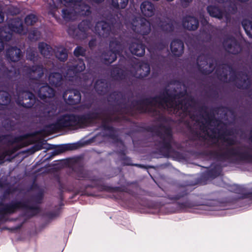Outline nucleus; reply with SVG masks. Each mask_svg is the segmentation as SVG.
I'll return each mask as SVG.
<instances>
[{
  "label": "nucleus",
  "instance_id": "338daca9",
  "mask_svg": "<svg viewBox=\"0 0 252 252\" xmlns=\"http://www.w3.org/2000/svg\"><path fill=\"white\" fill-rule=\"evenodd\" d=\"M62 3L64 4H73L75 6H78V2L76 1L75 0H61Z\"/></svg>",
  "mask_w": 252,
  "mask_h": 252
},
{
  "label": "nucleus",
  "instance_id": "2eb2a0df",
  "mask_svg": "<svg viewBox=\"0 0 252 252\" xmlns=\"http://www.w3.org/2000/svg\"><path fill=\"white\" fill-rule=\"evenodd\" d=\"M75 12L80 15L88 16L91 14V11L88 5L79 1L78 6L76 7L75 9L63 8L62 10V17L65 21H70L73 20V18L75 16Z\"/></svg>",
  "mask_w": 252,
  "mask_h": 252
},
{
  "label": "nucleus",
  "instance_id": "4d7b16f0",
  "mask_svg": "<svg viewBox=\"0 0 252 252\" xmlns=\"http://www.w3.org/2000/svg\"><path fill=\"white\" fill-rule=\"evenodd\" d=\"M128 0H112V5L116 9H124L127 5Z\"/></svg>",
  "mask_w": 252,
  "mask_h": 252
},
{
  "label": "nucleus",
  "instance_id": "c756f323",
  "mask_svg": "<svg viewBox=\"0 0 252 252\" xmlns=\"http://www.w3.org/2000/svg\"><path fill=\"white\" fill-rule=\"evenodd\" d=\"M5 56L8 61L15 63L21 60L23 54L20 48L11 46L6 49Z\"/></svg>",
  "mask_w": 252,
  "mask_h": 252
},
{
  "label": "nucleus",
  "instance_id": "412c9836",
  "mask_svg": "<svg viewBox=\"0 0 252 252\" xmlns=\"http://www.w3.org/2000/svg\"><path fill=\"white\" fill-rule=\"evenodd\" d=\"M222 45L226 52L233 55L238 54L242 50L241 44L232 36L226 38L223 40Z\"/></svg>",
  "mask_w": 252,
  "mask_h": 252
},
{
  "label": "nucleus",
  "instance_id": "1a4fd4ad",
  "mask_svg": "<svg viewBox=\"0 0 252 252\" xmlns=\"http://www.w3.org/2000/svg\"><path fill=\"white\" fill-rule=\"evenodd\" d=\"M21 73V68L17 69L13 66L8 68L2 64L0 66V80L8 88H13L19 79Z\"/></svg>",
  "mask_w": 252,
  "mask_h": 252
},
{
  "label": "nucleus",
  "instance_id": "6ab92c4d",
  "mask_svg": "<svg viewBox=\"0 0 252 252\" xmlns=\"http://www.w3.org/2000/svg\"><path fill=\"white\" fill-rule=\"evenodd\" d=\"M131 29L136 33L146 35L151 31L150 22L144 18L136 17L131 23Z\"/></svg>",
  "mask_w": 252,
  "mask_h": 252
},
{
  "label": "nucleus",
  "instance_id": "b1692460",
  "mask_svg": "<svg viewBox=\"0 0 252 252\" xmlns=\"http://www.w3.org/2000/svg\"><path fill=\"white\" fill-rule=\"evenodd\" d=\"M156 24L158 28L163 32L169 33L174 31L176 22L173 19L166 17L158 18Z\"/></svg>",
  "mask_w": 252,
  "mask_h": 252
},
{
  "label": "nucleus",
  "instance_id": "c03bdc74",
  "mask_svg": "<svg viewBox=\"0 0 252 252\" xmlns=\"http://www.w3.org/2000/svg\"><path fill=\"white\" fill-rule=\"evenodd\" d=\"M207 11L210 16L212 17L221 20L223 17V11L218 6L214 5H208L207 7Z\"/></svg>",
  "mask_w": 252,
  "mask_h": 252
},
{
  "label": "nucleus",
  "instance_id": "de8ad7c7",
  "mask_svg": "<svg viewBox=\"0 0 252 252\" xmlns=\"http://www.w3.org/2000/svg\"><path fill=\"white\" fill-rule=\"evenodd\" d=\"M225 66L226 65H224L221 67H218L215 71V73L219 80L224 82H227V70L225 68Z\"/></svg>",
  "mask_w": 252,
  "mask_h": 252
},
{
  "label": "nucleus",
  "instance_id": "774afa93",
  "mask_svg": "<svg viewBox=\"0 0 252 252\" xmlns=\"http://www.w3.org/2000/svg\"><path fill=\"white\" fill-rule=\"evenodd\" d=\"M43 148L42 144H36V145H34L32 147V152H35L36 151L40 150L42 149Z\"/></svg>",
  "mask_w": 252,
  "mask_h": 252
},
{
  "label": "nucleus",
  "instance_id": "58836bf2",
  "mask_svg": "<svg viewBox=\"0 0 252 252\" xmlns=\"http://www.w3.org/2000/svg\"><path fill=\"white\" fill-rule=\"evenodd\" d=\"M140 9L142 14L145 17H151L155 14V5L151 2L144 1L140 5Z\"/></svg>",
  "mask_w": 252,
  "mask_h": 252
},
{
  "label": "nucleus",
  "instance_id": "bb28decb",
  "mask_svg": "<svg viewBox=\"0 0 252 252\" xmlns=\"http://www.w3.org/2000/svg\"><path fill=\"white\" fill-rule=\"evenodd\" d=\"M26 138L25 135L14 136L11 134L0 135V143L9 146L14 144L22 143Z\"/></svg>",
  "mask_w": 252,
  "mask_h": 252
},
{
  "label": "nucleus",
  "instance_id": "0eeeda50",
  "mask_svg": "<svg viewBox=\"0 0 252 252\" xmlns=\"http://www.w3.org/2000/svg\"><path fill=\"white\" fill-rule=\"evenodd\" d=\"M114 112H115L114 111L112 108V110H110L109 113L103 115L104 117H102V114H101V119L100 120H101V127L104 131L109 132V133L106 134V136L113 140L114 142H120L123 144V141L119 137L117 134L116 129L109 125V124L112 123H119L121 121V117L114 115ZM100 113H102L101 112Z\"/></svg>",
  "mask_w": 252,
  "mask_h": 252
},
{
  "label": "nucleus",
  "instance_id": "f03ea898",
  "mask_svg": "<svg viewBox=\"0 0 252 252\" xmlns=\"http://www.w3.org/2000/svg\"><path fill=\"white\" fill-rule=\"evenodd\" d=\"M44 68L42 64H34L32 66L25 65L21 67V74L24 79L29 80L28 83L31 89L37 92L38 97L43 100L47 98L53 97L55 91L47 83L42 85L40 79L44 75Z\"/></svg>",
  "mask_w": 252,
  "mask_h": 252
},
{
  "label": "nucleus",
  "instance_id": "3c124183",
  "mask_svg": "<svg viewBox=\"0 0 252 252\" xmlns=\"http://www.w3.org/2000/svg\"><path fill=\"white\" fill-rule=\"evenodd\" d=\"M27 146V144L25 143H18L16 145L12 147L11 148H9L6 150H5L2 152L4 155L5 157L7 156H11L14 153H15L17 151L22 149V148Z\"/></svg>",
  "mask_w": 252,
  "mask_h": 252
},
{
  "label": "nucleus",
  "instance_id": "5701e85b",
  "mask_svg": "<svg viewBox=\"0 0 252 252\" xmlns=\"http://www.w3.org/2000/svg\"><path fill=\"white\" fill-rule=\"evenodd\" d=\"M91 22L89 20H83L80 22L77 29L73 30L75 37L79 39H85L88 37V32L91 27Z\"/></svg>",
  "mask_w": 252,
  "mask_h": 252
},
{
  "label": "nucleus",
  "instance_id": "13d9d810",
  "mask_svg": "<svg viewBox=\"0 0 252 252\" xmlns=\"http://www.w3.org/2000/svg\"><path fill=\"white\" fill-rule=\"evenodd\" d=\"M37 20V17L35 15L30 14L26 16L25 18V23L27 26H32Z\"/></svg>",
  "mask_w": 252,
  "mask_h": 252
},
{
  "label": "nucleus",
  "instance_id": "f257e3e1",
  "mask_svg": "<svg viewBox=\"0 0 252 252\" xmlns=\"http://www.w3.org/2000/svg\"><path fill=\"white\" fill-rule=\"evenodd\" d=\"M184 96V94L180 92L176 94L169 93L166 90L163 94L145 97L138 100H133L131 102V106L135 108L140 114H151L154 116L160 115V111L156 108L149 106H154L156 104L161 108L173 109L171 105H175L176 99L180 98Z\"/></svg>",
  "mask_w": 252,
  "mask_h": 252
},
{
  "label": "nucleus",
  "instance_id": "4468645a",
  "mask_svg": "<svg viewBox=\"0 0 252 252\" xmlns=\"http://www.w3.org/2000/svg\"><path fill=\"white\" fill-rule=\"evenodd\" d=\"M215 63V59L210 54L200 55L197 58L198 69L204 75H209L214 70Z\"/></svg>",
  "mask_w": 252,
  "mask_h": 252
},
{
  "label": "nucleus",
  "instance_id": "2f4dec72",
  "mask_svg": "<svg viewBox=\"0 0 252 252\" xmlns=\"http://www.w3.org/2000/svg\"><path fill=\"white\" fill-rule=\"evenodd\" d=\"M238 75L240 78L235 84L236 87L241 90L249 89L252 83L248 74L246 72L240 71L238 73Z\"/></svg>",
  "mask_w": 252,
  "mask_h": 252
},
{
  "label": "nucleus",
  "instance_id": "4c0bfd02",
  "mask_svg": "<svg viewBox=\"0 0 252 252\" xmlns=\"http://www.w3.org/2000/svg\"><path fill=\"white\" fill-rule=\"evenodd\" d=\"M191 191L188 186H181L176 190L175 195L170 194L168 197L171 200H178L187 196Z\"/></svg>",
  "mask_w": 252,
  "mask_h": 252
},
{
  "label": "nucleus",
  "instance_id": "bf43d9fd",
  "mask_svg": "<svg viewBox=\"0 0 252 252\" xmlns=\"http://www.w3.org/2000/svg\"><path fill=\"white\" fill-rule=\"evenodd\" d=\"M86 50L81 46H77L73 51L74 55L76 57L86 56Z\"/></svg>",
  "mask_w": 252,
  "mask_h": 252
},
{
  "label": "nucleus",
  "instance_id": "6e6552de",
  "mask_svg": "<svg viewBox=\"0 0 252 252\" xmlns=\"http://www.w3.org/2000/svg\"><path fill=\"white\" fill-rule=\"evenodd\" d=\"M121 40V39L117 38H112L110 40V50L104 51L101 55V58L104 64H110L116 60L117 55L122 54L124 46Z\"/></svg>",
  "mask_w": 252,
  "mask_h": 252
},
{
  "label": "nucleus",
  "instance_id": "39448f33",
  "mask_svg": "<svg viewBox=\"0 0 252 252\" xmlns=\"http://www.w3.org/2000/svg\"><path fill=\"white\" fill-rule=\"evenodd\" d=\"M72 170L75 174V178L78 180H90L93 182L91 185L88 184L85 186V189L96 188L100 191H105L108 192H122L132 194V192L125 187H111L101 183L100 179H93L91 178L89 172L85 170L81 165H74Z\"/></svg>",
  "mask_w": 252,
  "mask_h": 252
},
{
  "label": "nucleus",
  "instance_id": "473e14b6",
  "mask_svg": "<svg viewBox=\"0 0 252 252\" xmlns=\"http://www.w3.org/2000/svg\"><path fill=\"white\" fill-rule=\"evenodd\" d=\"M110 86V83L105 79H98L94 84V89L98 94L103 95L108 93Z\"/></svg>",
  "mask_w": 252,
  "mask_h": 252
},
{
  "label": "nucleus",
  "instance_id": "f3484780",
  "mask_svg": "<svg viewBox=\"0 0 252 252\" xmlns=\"http://www.w3.org/2000/svg\"><path fill=\"white\" fill-rule=\"evenodd\" d=\"M108 98L109 101L116 103L112 107L114 111L121 113L127 109V105L125 102V95L123 92L114 91L110 94Z\"/></svg>",
  "mask_w": 252,
  "mask_h": 252
},
{
  "label": "nucleus",
  "instance_id": "4be33fe9",
  "mask_svg": "<svg viewBox=\"0 0 252 252\" xmlns=\"http://www.w3.org/2000/svg\"><path fill=\"white\" fill-rule=\"evenodd\" d=\"M113 25L105 21L97 22L94 26V32L100 37L107 38L111 34Z\"/></svg>",
  "mask_w": 252,
  "mask_h": 252
},
{
  "label": "nucleus",
  "instance_id": "79ce46f5",
  "mask_svg": "<svg viewBox=\"0 0 252 252\" xmlns=\"http://www.w3.org/2000/svg\"><path fill=\"white\" fill-rule=\"evenodd\" d=\"M48 81L49 84L52 86L55 87H60L63 84V75L59 72H52L48 77Z\"/></svg>",
  "mask_w": 252,
  "mask_h": 252
},
{
  "label": "nucleus",
  "instance_id": "680f3d73",
  "mask_svg": "<svg viewBox=\"0 0 252 252\" xmlns=\"http://www.w3.org/2000/svg\"><path fill=\"white\" fill-rule=\"evenodd\" d=\"M229 68L231 69L229 80L230 81L234 83L235 84L240 77L238 73H237L234 70H233L230 66H229Z\"/></svg>",
  "mask_w": 252,
  "mask_h": 252
},
{
  "label": "nucleus",
  "instance_id": "a878e982",
  "mask_svg": "<svg viewBox=\"0 0 252 252\" xmlns=\"http://www.w3.org/2000/svg\"><path fill=\"white\" fill-rule=\"evenodd\" d=\"M63 97L64 99H67L66 102L69 105H73L80 103L81 95L79 90L70 89L64 92Z\"/></svg>",
  "mask_w": 252,
  "mask_h": 252
},
{
  "label": "nucleus",
  "instance_id": "ea45409f",
  "mask_svg": "<svg viewBox=\"0 0 252 252\" xmlns=\"http://www.w3.org/2000/svg\"><path fill=\"white\" fill-rule=\"evenodd\" d=\"M145 45L142 42H132L129 46L131 53L136 56L142 57L145 53Z\"/></svg>",
  "mask_w": 252,
  "mask_h": 252
},
{
  "label": "nucleus",
  "instance_id": "c9c22d12",
  "mask_svg": "<svg viewBox=\"0 0 252 252\" xmlns=\"http://www.w3.org/2000/svg\"><path fill=\"white\" fill-rule=\"evenodd\" d=\"M230 190L241 195L243 199L248 198L252 201V192L247 191V189L242 185H233L230 187Z\"/></svg>",
  "mask_w": 252,
  "mask_h": 252
},
{
  "label": "nucleus",
  "instance_id": "9b49d317",
  "mask_svg": "<svg viewBox=\"0 0 252 252\" xmlns=\"http://www.w3.org/2000/svg\"><path fill=\"white\" fill-rule=\"evenodd\" d=\"M97 109L88 111L84 114L75 115L76 126L80 128L92 126L101 119V113Z\"/></svg>",
  "mask_w": 252,
  "mask_h": 252
},
{
  "label": "nucleus",
  "instance_id": "49530a36",
  "mask_svg": "<svg viewBox=\"0 0 252 252\" xmlns=\"http://www.w3.org/2000/svg\"><path fill=\"white\" fill-rule=\"evenodd\" d=\"M56 57L61 62H65L68 58V53L66 49L62 46L56 47L55 50Z\"/></svg>",
  "mask_w": 252,
  "mask_h": 252
},
{
  "label": "nucleus",
  "instance_id": "20e7f679",
  "mask_svg": "<svg viewBox=\"0 0 252 252\" xmlns=\"http://www.w3.org/2000/svg\"><path fill=\"white\" fill-rule=\"evenodd\" d=\"M145 129L150 132H154L160 140L157 142L159 151L166 157H168L174 151L172 146L174 140L172 128L170 126L159 124L156 128L154 126H148Z\"/></svg>",
  "mask_w": 252,
  "mask_h": 252
},
{
  "label": "nucleus",
  "instance_id": "cd10ccee",
  "mask_svg": "<svg viewBox=\"0 0 252 252\" xmlns=\"http://www.w3.org/2000/svg\"><path fill=\"white\" fill-rule=\"evenodd\" d=\"M150 47L155 51H161L168 46V43L163 39L152 35L147 41Z\"/></svg>",
  "mask_w": 252,
  "mask_h": 252
},
{
  "label": "nucleus",
  "instance_id": "a19ab883",
  "mask_svg": "<svg viewBox=\"0 0 252 252\" xmlns=\"http://www.w3.org/2000/svg\"><path fill=\"white\" fill-rule=\"evenodd\" d=\"M150 66L148 63H142L139 65L134 76L139 79H143L148 76L150 73Z\"/></svg>",
  "mask_w": 252,
  "mask_h": 252
},
{
  "label": "nucleus",
  "instance_id": "7ed1b4c3",
  "mask_svg": "<svg viewBox=\"0 0 252 252\" xmlns=\"http://www.w3.org/2000/svg\"><path fill=\"white\" fill-rule=\"evenodd\" d=\"M217 150H210L204 152V155L210 158L218 161L224 162L234 158L236 162H246L252 163V154L248 151H241L242 149L240 146L235 147H227L222 149L219 145Z\"/></svg>",
  "mask_w": 252,
  "mask_h": 252
},
{
  "label": "nucleus",
  "instance_id": "37998d69",
  "mask_svg": "<svg viewBox=\"0 0 252 252\" xmlns=\"http://www.w3.org/2000/svg\"><path fill=\"white\" fill-rule=\"evenodd\" d=\"M10 101L11 97L9 93L6 91H0V110H5L11 107Z\"/></svg>",
  "mask_w": 252,
  "mask_h": 252
},
{
  "label": "nucleus",
  "instance_id": "a211bd4d",
  "mask_svg": "<svg viewBox=\"0 0 252 252\" xmlns=\"http://www.w3.org/2000/svg\"><path fill=\"white\" fill-rule=\"evenodd\" d=\"M75 114H64L61 116L55 123L50 125V127L55 130H59L64 128L76 126Z\"/></svg>",
  "mask_w": 252,
  "mask_h": 252
},
{
  "label": "nucleus",
  "instance_id": "a18cd8bd",
  "mask_svg": "<svg viewBox=\"0 0 252 252\" xmlns=\"http://www.w3.org/2000/svg\"><path fill=\"white\" fill-rule=\"evenodd\" d=\"M40 53L44 57L49 58L53 54V48L49 44L44 42H40L38 44Z\"/></svg>",
  "mask_w": 252,
  "mask_h": 252
},
{
  "label": "nucleus",
  "instance_id": "f704fd0d",
  "mask_svg": "<svg viewBox=\"0 0 252 252\" xmlns=\"http://www.w3.org/2000/svg\"><path fill=\"white\" fill-rule=\"evenodd\" d=\"M111 73L115 80H124L127 78L128 71L121 68L119 65H114L112 67Z\"/></svg>",
  "mask_w": 252,
  "mask_h": 252
},
{
  "label": "nucleus",
  "instance_id": "0e129e2a",
  "mask_svg": "<svg viewBox=\"0 0 252 252\" xmlns=\"http://www.w3.org/2000/svg\"><path fill=\"white\" fill-rule=\"evenodd\" d=\"M115 143H120L121 145L123 146L122 149L116 152V154L119 156L120 158V159H121V157H124V156H126V149L124 143L123 144L121 143L120 142H115Z\"/></svg>",
  "mask_w": 252,
  "mask_h": 252
},
{
  "label": "nucleus",
  "instance_id": "864d4df0",
  "mask_svg": "<svg viewBox=\"0 0 252 252\" xmlns=\"http://www.w3.org/2000/svg\"><path fill=\"white\" fill-rule=\"evenodd\" d=\"M242 25L246 34L252 38V21L245 19L242 21Z\"/></svg>",
  "mask_w": 252,
  "mask_h": 252
},
{
  "label": "nucleus",
  "instance_id": "e2e57ef3",
  "mask_svg": "<svg viewBox=\"0 0 252 252\" xmlns=\"http://www.w3.org/2000/svg\"><path fill=\"white\" fill-rule=\"evenodd\" d=\"M179 205L182 209L188 208H191L195 206V204L189 200H187L183 202L179 203Z\"/></svg>",
  "mask_w": 252,
  "mask_h": 252
},
{
  "label": "nucleus",
  "instance_id": "6e6d98bb",
  "mask_svg": "<svg viewBox=\"0 0 252 252\" xmlns=\"http://www.w3.org/2000/svg\"><path fill=\"white\" fill-rule=\"evenodd\" d=\"M120 160L122 161V165L124 166H134L142 168H145V166L141 164H132L130 158L126 156L121 157Z\"/></svg>",
  "mask_w": 252,
  "mask_h": 252
},
{
  "label": "nucleus",
  "instance_id": "5fc2aeb1",
  "mask_svg": "<svg viewBox=\"0 0 252 252\" xmlns=\"http://www.w3.org/2000/svg\"><path fill=\"white\" fill-rule=\"evenodd\" d=\"M222 171V167L220 164H216L213 168L207 172V175L211 178L219 176Z\"/></svg>",
  "mask_w": 252,
  "mask_h": 252
},
{
  "label": "nucleus",
  "instance_id": "69168bd1",
  "mask_svg": "<svg viewBox=\"0 0 252 252\" xmlns=\"http://www.w3.org/2000/svg\"><path fill=\"white\" fill-rule=\"evenodd\" d=\"M90 49L93 50L96 46V40L95 38L91 39L88 43Z\"/></svg>",
  "mask_w": 252,
  "mask_h": 252
},
{
  "label": "nucleus",
  "instance_id": "09e8293b",
  "mask_svg": "<svg viewBox=\"0 0 252 252\" xmlns=\"http://www.w3.org/2000/svg\"><path fill=\"white\" fill-rule=\"evenodd\" d=\"M56 111L57 107L55 105L52 104H48L44 106L42 113L44 117L50 118L56 114Z\"/></svg>",
  "mask_w": 252,
  "mask_h": 252
},
{
  "label": "nucleus",
  "instance_id": "f8f14e48",
  "mask_svg": "<svg viewBox=\"0 0 252 252\" xmlns=\"http://www.w3.org/2000/svg\"><path fill=\"white\" fill-rule=\"evenodd\" d=\"M97 109L88 111L84 114L75 115L76 126L80 128L92 126L101 119V113Z\"/></svg>",
  "mask_w": 252,
  "mask_h": 252
},
{
  "label": "nucleus",
  "instance_id": "aec40b11",
  "mask_svg": "<svg viewBox=\"0 0 252 252\" xmlns=\"http://www.w3.org/2000/svg\"><path fill=\"white\" fill-rule=\"evenodd\" d=\"M86 68L84 60L82 59L75 60L71 64L68 65L66 77L69 81H72L77 78L80 73Z\"/></svg>",
  "mask_w": 252,
  "mask_h": 252
},
{
  "label": "nucleus",
  "instance_id": "e433bc0d",
  "mask_svg": "<svg viewBox=\"0 0 252 252\" xmlns=\"http://www.w3.org/2000/svg\"><path fill=\"white\" fill-rule=\"evenodd\" d=\"M79 147L80 144L77 143L60 145L58 146L55 150L51 153V157L58 155L67 151L76 150Z\"/></svg>",
  "mask_w": 252,
  "mask_h": 252
},
{
  "label": "nucleus",
  "instance_id": "8fccbe9b",
  "mask_svg": "<svg viewBox=\"0 0 252 252\" xmlns=\"http://www.w3.org/2000/svg\"><path fill=\"white\" fill-rule=\"evenodd\" d=\"M39 57L36 49L33 48H28L26 50V59L28 61L32 62L33 63L37 62Z\"/></svg>",
  "mask_w": 252,
  "mask_h": 252
},
{
  "label": "nucleus",
  "instance_id": "7c9ffc66",
  "mask_svg": "<svg viewBox=\"0 0 252 252\" xmlns=\"http://www.w3.org/2000/svg\"><path fill=\"white\" fill-rule=\"evenodd\" d=\"M223 126H221L220 128L218 129V132L219 134L220 138L224 142L227 143V145L232 146L236 144V140L231 137H226L225 136H230L232 135V132L230 129H227L226 127L223 129Z\"/></svg>",
  "mask_w": 252,
  "mask_h": 252
},
{
  "label": "nucleus",
  "instance_id": "c85d7f7f",
  "mask_svg": "<svg viewBox=\"0 0 252 252\" xmlns=\"http://www.w3.org/2000/svg\"><path fill=\"white\" fill-rule=\"evenodd\" d=\"M182 25L185 29L194 31L196 30L199 27V21L194 16L187 15L183 18Z\"/></svg>",
  "mask_w": 252,
  "mask_h": 252
},
{
  "label": "nucleus",
  "instance_id": "393cba45",
  "mask_svg": "<svg viewBox=\"0 0 252 252\" xmlns=\"http://www.w3.org/2000/svg\"><path fill=\"white\" fill-rule=\"evenodd\" d=\"M7 27L9 31L8 32L5 31V32L6 33H10L11 36L13 32L19 34L25 32L23 22L19 18H14L10 19L7 23ZM2 30L3 32H5L3 30Z\"/></svg>",
  "mask_w": 252,
  "mask_h": 252
},
{
  "label": "nucleus",
  "instance_id": "603ef678",
  "mask_svg": "<svg viewBox=\"0 0 252 252\" xmlns=\"http://www.w3.org/2000/svg\"><path fill=\"white\" fill-rule=\"evenodd\" d=\"M11 39V34L10 33H6L0 30V52H1L4 48V42L9 41Z\"/></svg>",
  "mask_w": 252,
  "mask_h": 252
},
{
  "label": "nucleus",
  "instance_id": "dca6fc26",
  "mask_svg": "<svg viewBox=\"0 0 252 252\" xmlns=\"http://www.w3.org/2000/svg\"><path fill=\"white\" fill-rule=\"evenodd\" d=\"M208 107L206 105H202L199 108V111L203 112L205 116L202 115V117L205 121V123L202 122L200 128L203 131L207 130V126H220L221 125H224V124L220 119L216 118L213 113H209L207 111Z\"/></svg>",
  "mask_w": 252,
  "mask_h": 252
},
{
  "label": "nucleus",
  "instance_id": "ddd939ff",
  "mask_svg": "<svg viewBox=\"0 0 252 252\" xmlns=\"http://www.w3.org/2000/svg\"><path fill=\"white\" fill-rule=\"evenodd\" d=\"M197 104L196 100L191 96L189 97H185L175 102V105H171L174 113L182 119L186 117L189 113V107Z\"/></svg>",
  "mask_w": 252,
  "mask_h": 252
},
{
  "label": "nucleus",
  "instance_id": "423d86ee",
  "mask_svg": "<svg viewBox=\"0 0 252 252\" xmlns=\"http://www.w3.org/2000/svg\"><path fill=\"white\" fill-rule=\"evenodd\" d=\"M28 200H12L9 203L4 204L0 202V215L13 214L20 210L31 211L30 217H32L40 211L38 206L31 205Z\"/></svg>",
  "mask_w": 252,
  "mask_h": 252
},
{
  "label": "nucleus",
  "instance_id": "72a5a7b5",
  "mask_svg": "<svg viewBox=\"0 0 252 252\" xmlns=\"http://www.w3.org/2000/svg\"><path fill=\"white\" fill-rule=\"evenodd\" d=\"M170 49L173 56L177 57L181 56L184 50L183 42L179 39H174L170 44Z\"/></svg>",
  "mask_w": 252,
  "mask_h": 252
},
{
  "label": "nucleus",
  "instance_id": "052dcab7",
  "mask_svg": "<svg viewBox=\"0 0 252 252\" xmlns=\"http://www.w3.org/2000/svg\"><path fill=\"white\" fill-rule=\"evenodd\" d=\"M44 194L42 191H39L32 197L33 201L37 204H40L43 199Z\"/></svg>",
  "mask_w": 252,
  "mask_h": 252
},
{
  "label": "nucleus",
  "instance_id": "9d476101",
  "mask_svg": "<svg viewBox=\"0 0 252 252\" xmlns=\"http://www.w3.org/2000/svg\"><path fill=\"white\" fill-rule=\"evenodd\" d=\"M16 92L18 96L16 102L19 106L31 108L38 101L34 94L25 87L21 88L18 84L16 85Z\"/></svg>",
  "mask_w": 252,
  "mask_h": 252
}]
</instances>
